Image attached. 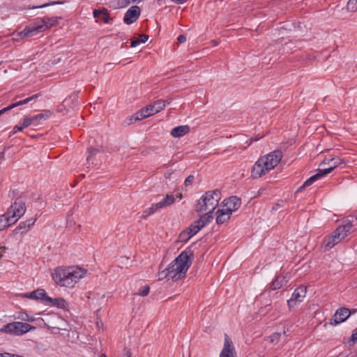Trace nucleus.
<instances>
[{
	"label": "nucleus",
	"mask_w": 357,
	"mask_h": 357,
	"mask_svg": "<svg viewBox=\"0 0 357 357\" xmlns=\"http://www.w3.org/2000/svg\"><path fill=\"white\" fill-rule=\"evenodd\" d=\"M144 112L141 110L137 112L133 116H130L128 119V122L127 123L128 125H130L134 122H136L137 121L142 120L146 117H148V114H144Z\"/></svg>",
	"instance_id": "obj_31"
},
{
	"label": "nucleus",
	"mask_w": 357,
	"mask_h": 357,
	"mask_svg": "<svg viewBox=\"0 0 357 357\" xmlns=\"http://www.w3.org/2000/svg\"><path fill=\"white\" fill-rule=\"evenodd\" d=\"M15 319H18L24 321H29L33 322L35 319L32 317H30L26 312H20L17 314V316H15Z\"/></svg>",
	"instance_id": "obj_36"
},
{
	"label": "nucleus",
	"mask_w": 357,
	"mask_h": 357,
	"mask_svg": "<svg viewBox=\"0 0 357 357\" xmlns=\"http://www.w3.org/2000/svg\"><path fill=\"white\" fill-rule=\"evenodd\" d=\"M235 350L232 344V342L229 337L225 335V342L223 349L220 353V357H235Z\"/></svg>",
	"instance_id": "obj_12"
},
{
	"label": "nucleus",
	"mask_w": 357,
	"mask_h": 357,
	"mask_svg": "<svg viewBox=\"0 0 357 357\" xmlns=\"http://www.w3.org/2000/svg\"><path fill=\"white\" fill-rule=\"evenodd\" d=\"M176 197H179L180 199H181L182 198V195L180 193Z\"/></svg>",
	"instance_id": "obj_60"
},
{
	"label": "nucleus",
	"mask_w": 357,
	"mask_h": 357,
	"mask_svg": "<svg viewBox=\"0 0 357 357\" xmlns=\"http://www.w3.org/2000/svg\"><path fill=\"white\" fill-rule=\"evenodd\" d=\"M174 202L175 198L172 195H167L162 201L158 202V204L160 205L159 206L162 208L173 204Z\"/></svg>",
	"instance_id": "obj_30"
},
{
	"label": "nucleus",
	"mask_w": 357,
	"mask_h": 357,
	"mask_svg": "<svg viewBox=\"0 0 357 357\" xmlns=\"http://www.w3.org/2000/svg\"><path fill=\"white\" fill-rule=\"evenodd\" d=\"M172 173H173V172H169V171L166 172H165V177L166 178H170V176H171V175L172 174Z\"/></svg>",
	"instance_id": "obj_55"
},
{
	"label": "nucleus",
	"mask_w": 357,
	"mask_h": 357,
	"mask_svg": "<svg viewBox=\"0 0 357 357\" xmlns=\"http://www.w3.org/2000/svg\"><path fill=\"white\" fill-rule=\"evenodd\" d=\"M190 130V128L188 125L179 126L172 130L171 135L174 137H181L188 134Z\"/></svg>",
	"instance_id": "obj_24"
},
{
	"label": "nucleus",
	"mask_w": 357,
	"mask_h": 357,
	"mask_svg": "<svg viewBox=\"0 0 357 357\" xmlns=\"http://www.w3.org/2000/svg\"><path fill=\"white\" fill-rule=\"evenodd\" d=\"M280 333H274L272 335L269 336L270 342L273 344H277L280 338Z\"/></svg>",
	"instance_id": "obj_42"
},
{
	"label": "nucleus",
	"mask_w": 357,
	"mask_h": 357,
	"mask_svg": "<svg viewBox=\"0 0 357 357\" xmlns=\"http://www.w3.org/2000/svg\"><path fill=\"white\" fill-rule=\"evenodd\" d=\"M225 205L227 206L226 209L229 210L232 213L233 211H236L241 206V200L236 196H232L229 198Z\"/></svg>",
	"instance_id": "obj_21"
},
{
	"label": "nucleus",
	"mask_w": 357,
	"mask_h": 357,
	"mask_svg": "<svg viewBox=\"0 0 357 357\" xmlns=\"http://www.w3.org/2000/svg\"><path fill=\"white\" fill-rule=\"evenodd\" d=\"M87 151H88L89 155L86 158V160H87L88 162H89V161L91 160V158L93 155H96L99 152V150L98 149H96V148L90 147V148L88 149Z\"/></svg>",
	"instance_id": "obj_40"
},
{
	"label": "nucleus",
	"mask_w": 357,
	"mask_h": 357,
	"mask_svg": "<svg viewBox=\"0 0 357 357\" xmlns=\"http://www.w3.org/2000/svg\"><path fill=\"white\" fill-rule=\"evenodd\" d=\"M23 129H24V128H22V126H15L13 128V131L12 134H15L17 132L22 131Z\"/></svg>",
	"instance_id": "obj_51"
},
{
	"label": "nucleus",
	"mask_w": 357,
	"mask_h": 357,
	"mask_svg": "<svg viewBox=\"0 0 357 357\" xmlns=\"http://www.w3.org/2000/svg\"><path fill=\"white\" fill-rule=\"evenodd\" d=\"M150 291V287L149 285L144 286L142 289H139V291L137 293V295L141 296H146L149 294Z\"/></svg>",
	"instance_id": "obj_41"
},
{
	"label": "nucleus",
	"mask_w": 357,
	"mask_h": 357,
	"mask_svg": "<svg viewBox=\"0 0 357 357\" xmlns=\"http://www.w3.org/2000/svg\"><path fill=\"white\" fill-rule=\"evenodd\" d=\"M4 151L0 152V159H3L4 158Z\"/></svg>",
	"instance_id": "obj_58"
},
{
	"label": "nucleus",
	"mask_w": 357,
	"mask_h": 357,
	"mask_svg": "<svg viewBox=\"0 0 357 357\" xmlns=\"http://www.w3.org/2000/svg\"><path fill=\"white\" fill-rule=\"evenodd\" d=\"M16 222L17 219L11 218L7 211L5 214L0 215V231L5 229Z\"/></svg>",
	"instance_id": "obj_18"
},
{
	"label": "nucleus",
	"mask_w": 357,
	"mask_h": 357,
	"mask_svg": "<svg viewBox=\"0 0 357 357\" xmlns=\"http://www.w3.org/2000/svg\"><path fill=\"white\" fill-rule=\"evenodd\" d=\"M282 158V152L280 150H275L271 152L265 156L261 157L265 165V169L269 172L273 169L280 162Z\"/></svg>",
	"instance_id": "obj_7"
},
{
	"label": "nucleus",
	"mask_w": 357,
	"mask_h": 357,
	"mask_svg": "<svg viewBox=\"0 0 357 357\" xmlns=\"http://www.w3.org/2000/svg\"><path fill=\"white\" fill-rule=\"evenodd\" d=\"M86 271L77 266H70L65 269H56L52 278L55 282L68 288L73 287L79 279L84 277Z\"/></svg>",
	"instance_id": "obj_2"
},
{
	"label": "nucleus",
	"mask_w": 357,
	"mask_h": 357,
	"mask_svg": "<svg viewBox=\"0 0 357 357\" xmlns=\"http://www.w3.org/2000/svg\"><path fill=\"white\" fill-rule=\"evenodd\" d=\"M186 40V36L185 35H179L177 38V41L180 43H184Z\"/></svg>",
	"instance_id": "obj_49"
},
{
	"label": "nucleus",
	"mask_w": 357,
	"mask_h": 357,
	"mask_svg": "<svg viewBox=\"0 0 357 357\" xmlns=\"http://www.w3.org/2000/svg\"><path fill=\"white\" fill-rule=\"evenodd\" d=\"M140 16V8L137 6L130 8L125 13L123 21L127 24H131L136 22Z\"/></svg>",
	"instance_id": "obj_11"
},
{
	"label": "nucleus",
	"mask_w": 357,
	"mask_h": 357,
	"mask_svg": "<svg viewBox=\"0 0 357 357\" xmlns=\"http://www.w3.org/2000/svg\"><path fill=\"white\" fill-rule=\"evenodd\" d=\"M3 357H24V356H21V355L4 352V353H3Z\"/></svg>",
	"instance_id": "obj_48"
},
{
	"label": "nucleus",
	"mask_w": 357,
	"mask_h": 357,
	"mask_svg": "<svg viewBox=\"0 0 357 357\" xmlns=\"http://www.w3.org/2000/svg\"><path fill=\"white\" fill-rule=\"evenodd\" d=\"M306 292V287L303 285L296 288L293 292L291 298L287 301L289 307H291L293 303L296 304V303L302 302L303 298L305 297Z\"/></svg>",
	"instance_id": "obj_10"
},
{
	"label": "nucleus",
	"mask_w": 357,
	"mask_h": 357,
	"mask_svg": "<svg viewBox=\"0 0 357 357\" xmlns=\"http://www.w3.org/2000/svg\"><path fill=\"white\" fill-rule=\"evenodd\" d=\"M220 191L218 190L206 192L197 201L195 206V211L197 213L206 211L213 212V211L218 205L219 200L220 199Z\"/></svg>",
	"instance_id": "obj_3"
},
{
	"label": "nucleus",
	"mask_w": 357,
	"mask_h": 357,
	"mask_svg": "<svg viewBox=\"0 0 357 357\" xmlns=\"http://www.w3.org/2000/svg\"><path fill=\"white\" fill-rule=\"evenodd\" d=\"M37 218H31L27 220L26 221L22 222L19 224V225L15 228L14 231L17 233L24 234L26 233L36 222Z\"/></svg>",
	"instance_id": "obj_17"
},
{
	"label": "nucleus",
	"mask_w": 357,
	"mask_h": 357,
	"mask_svg": "<svg viewBox=\"0 0 357 357\" xmlns=\"http://www.w3.org/2000/svg\"><path fill=\"white\" fill-rule=\"evenodd\" d=\"M347 9L350 12H355L357 10V0H349L347 5Z\"/></svg>",
	"instance_id": "obj_38"
},
{
	"label": "nucleus",
	"mask_w": 357,
	"mask_h": 357,
	"mask_svg": "<svg viewBox=\"0 0 357 357\" xmlns=\"http://www.w3.org/2000/svg\"><path fill=\"white\" fill-rule=\"evenodd\" d=\"M171 1L173 2L177 3H179V4H182V3H184L185 2H186L188 0H171Z\"/></svg>",
	"instance_id": "obj_54"
},
{
	"label": "nucleus",
	"mask_w": 357,
	"mask_h": 357,
	"mask_svg": "<svg viewBox=\"0 0 357 357\" xmlns=\"http://www.w3.org/2000/svg\"><path fill=\"white\" fill-rule=\"evenodd\" d=\"M11 109V107H10V105L6 107H4L3 109H1L0 110V116L3 114L6 111H8V110H10Z\"/></svg>",
	"instance_id": "obj_53"
},
{
	"label": "nucleus",
	"mask_w": 357,
	"mask_h": 357,
	"mask_svg": "<svg viewBox=\"0 0 357 357\" xmlns=\"http://www.w3.org/2000/svg\"><path fill=\"white\" fill-rule=\"evenodd\" d=\"M280 207H282L281 204H276L275 206H273L272 209L276 211V210H278Z\"/></svg>",
	"instance_id": "obj_56"
},
{
	"label": "nucleus",
	"mask_w": 357,
	"mask_h": 357,
	"mask_svg": "<svg viewBox=\"0 0 357 357\" xmlns=\"http://www.w3.org/2000/svg\"><path fill=\"white\" fill-rule=\"evenodd\" d=\"M202 227L199 224L197 223V221H194L188 228L185 229L186 231H188L189 235L192 237L197 233H198Z\"/></svg>",
	"instance_id": "obj_33"
},
{
	"label": "nucleus",
	"mask_w": 357,
	"mask_h": 357,
	"mask_svg": "<svg viewBox=\"0 0 357 357\" xmlns=\"http://www.w3.org/2000/svg\"><path fill=\"white\" fill-rule=\"evenodd\" d=\"M45 303L52 306H56L57 307L63 310L67 309L68 307V302L63 298H52L47 296Z\"/></svg>",
	"instance_id": "obj_15"
},
{
	"label": "nucleus",
	"mask_w": 357,
	"mask_h": 357,
	"mask_svg": "<svg viewBox=\"0 0 357 357\" xmlns=\"http://www.w3.org/2000/svg\"><path fill=\"white\" fill-rule=\"evenodd\" d=\"M328 171H321V169L318 170V172L315 174L314 175L310 177L308 179H307L302 186H301L298 190L297 192H300L302 189L311 185L314 182L319 179L320 178L325 176L327 175Z\"/></svg>",
	"instance_id": "obj_16"
},
{
	"label": "nucleus",
	"mask_w": 357,
	"mask_h": 357,
	"mask_svg": "<svg viewBox=\"0 0 357 357\" xmlns=\"http://www.w3.org/2000/svg\"><path fill=\"white\" fill-rule=\"evenodd\" d=\"M328 161V158H325L322 162L320 164V165H327V162Z\"/></svg>",
	"instance_id": "obj_57"
},
{
	"label": "nucleus",
	"mask_w": 357,
	"mask_h": 357,
	"mask_svg": "<svg viewBox=\"0 0 357 357\" xmlns=\"http://www.w3.org/2000/svg\"><path fill=\"white\" fill-rule=\"evenodd\" d=\"M39 96H40L39 93L34 94V95H33V96H30L29 98H25V99H24L22 100H20V101H18V102H17L15 103L10 105V107H11V109H13L14 107H16L17 106L26 104V103L29 102L31 100L37 98Z\"/></svg>",
	"instance_id": "obj_34"
},
{
	"label": "nucleus",
	"mask_w": 357,
	"mask_h": 357,
	"mask_svg": "<svg viewBox=\"0 0 357 357\" xmlns=\"http://www.w3.org/2000/svg\"><path fill=\"white\" fill-rule=\"evenodd\" d=\"M257 139H256V138H255V139H254V138H251V139H250V144L252 142H254V141H257Z\"/></svg>",
	"instance_id": "obj_59"
},
{
	"label": "nucleus",
	"mask_w": 357,
	"mask_h": 357,
	"mask_svg": "<svg viewBox=\"0 0 357 357\" xmlns=\"http://www.w3.org/2000/svg\"><path fill=\"white\" fill-rule=\"evenodd\" d=\"M213 219V212L208 211V212L204 215H202L199 220H196L197 223L199 224V225L203 228L206 226V225Z\"/></svg>",
	"instance_id": "obj_29"
},
{
	"label": "nucleus",
	"mask_w": 357,
	"mask_h": 357,
	"mask_svg": "<svg viewBox=\"0 0 357 357\" xmlns=\"http://www.w3.org/2000/svg\"><path fill=\"white\" fill-rule=\"evenodd\" d=\"M149 39V36L146 34H140L138 38L131 41V47H135L141 43H146Z\"/></svg>",
	"instance_id": "obj_35"
},
{
	"label": "nucleus",
	"mask_w": 357,
	"mask_h": 357,
	"mask_svg": "<svg viewBox=\"0 0 357 357\" xmlns=\"http://www.w3.org/2000/svg\"><path fill=\"white\" fill-rule=\"evenodd\" d=\"M268 170L265 169L264 162L263 160L260 158L255 163L252 169H251V176L254 178H257L261 177L262 175H264Z\"/></svg>",
	"instance_id": "obj_13"
},
{
	"label": "nucleus",
	"mask_w": 357,
	"mask_h": 357,
	"mask_svg": "<svg viewBox=\"0 0 357 357\" xmlns=\"http://www.w3.org/2000/svg\"><path fill=\"white\" fill-rule=\"evenodd\" d=\"M101 357H107V356L105 354H102Z\"/></svg>",
	"instance_id": "obj_61"
},
{
	"label": "nucleus",
	"mask_w": 357,
	"mask_h": 357,
	"mask_svg": "<svg viewBox=\"0 0 357 357\" xmlns=\"http://www.w3.org/2000/svg\"><path fill=\"white\" fill-rule=\"evenodd\" d=\"M51 114V112L47 110L45 113H40L36 116H31V126H37L42 121L45 120Z\"/></svg>",
	"instance_id": "obj_27"
},
{
	"label": "nucleus",
	"mask_w": 357,
	"mask_h": 357,
	"mask_svg": "<svg viewBox=\"0 0 357 357\" xmlns=\"http://www.w3.org/2000/svg\"><path fill=\"white\" fill-rule=\"evenodd\" d=\"M354 219V218L351 217V219L344 220L343 224L337 227L342 233H345L346 237L351 232V229L353 227Z\"/></svg>",
	"instance_id": "obj_28"
},
{
	"label": "nucleus",
	"mask_w": 357,
	"mask_h": 357,
	"mask_svg": "<svg viewBox=\"0 0 357 357\" xmlns=\"http://www.w3.org/2000/svg\"><path fill=\"white\" fill-rule=\"evenodd\" d=\"M0 357H3V353H0Z\"/></svg>",
	"instance_id": "obj_63"
},
{
	"label": "nucleus",
	"mask_w": 357,
	"mask_h": 357,
	"mask_svg": "<svg viewBox=\"0 0 357 357\" xmlns=\"http://www.w3.org/2000/svg\"><path fill=\"white\" fill-rule=\"evenodd\" d=\"M194 178H194V176H193V175H190V176H188L185 178V181H184V184H185L186 186H188V185H191V184L192 183L193 181H194Z\"/></svg>",
	"instance_id": "obj_46"
},
{
	"label": "nucleus",
	"mask_w": 357,
	"mask_h": 357,
	"mask_svg": "<svg viewBox=\"0 0 357 357\" xmlns=\"http://www.w3.org/2000/svg\"><path fill=\"white\" fill-rule=\"evenodd\" d=\"M159 206L160 205L158 202L156 204H153L149 208L144 211L142 218L146 219L148 216L153 214L158 209L161 208Z\"/></svg>",
	"instance_id": "obj_32"
},
{
	"label": "nucleus",
	"mask_w": 357,
	"mask_h": 357,
	"mask_svg": "<svg viewBox=\"0 0 357 357\" xmlns=\"http://www.w3.org/2000/svg\"><path fill=\"white\" fill-rule=\"evenodd\" d=\"M351 313L352 312L348 308L344 307H340L336 310L333 317L330 319V324L335 326L342 323L349 318Z\"/></svg>",
	"instance_id": "obj_9"
},
{
	"label": "nucleus",
	"mask_w": 357,
	"mask_h": 357,
	"mask_svg": "<svg viewBox=\"0 0 357 357\" xmlns=\"http://www.w3.org/2000/svg\"><path fill=\"white\" fill-rule=\"evenodd\" d=\"M269 307L270 305H266L264 307H261L259 309V313L261 314H265L266 313V311H265L266 309L268 310H269Z\"/></svg>",
	"instance_id": "obj_52"
},
{
	"label": "nucleus",
	"mask_w": 357,
	"mask_h": 357,
	"mask_svg": "<svg viewBox=\"0 0 357 357\" xmlns=\"http://www.w3.org/2000/svg\"><path fill=\"white\" fill-rule=\"evenodd\" d=\"M165 278L168 280L171 278L167 268L158 273V280H162Z\"/></svg>",
	"instance_id": "obj_39"
},
{
	"label": "nucleus",
	"mask_w": 357,
	"mask_h": 357,
	"mask_svg": "<svg viewBox=\"0 0 357 357\" xmlns=\"http://www.w3.org/2000/svg\"><path fill=\"white\" fill-rule=\"evenodd\" d=\"M287 282L288 280L286 279V277L283 275H277L270 284V289L272 290L280 289L283 285L287 284Z\"/></svg>",
	"instance_id": "obj_25"
},
{
	"label": "nucleus",
	"mask_w": 357,
	"mask_h": 357,
	"mask_svg": "<svg viewBox=\"0 0 357 357\" xmlns=\"http://www.w3.org/2000/svg\"><path fill=\"white\" fill-rule=\"evenodd\" d=\"M25 211V202L22 197H19L16 198L14 203L8 208V214L10 215L11 218L17 219V221L18 219L24 214Z\"/></svg>",
	"instance_id": "obj_6"
},
{
	"label": "nucleus",
	"mask_w": 357,
	"mask_h": 357,
	"mask_svg": "<svg viewBox=\"0 0 357 357\" xmlns=\"http://www.w3.org/2000/svg\"><path fill=\"white\" fill-rule=\"evenodd\" d=\"M95 18H100L103 23H108L111 20L109 13L107 8H102L100 10H94L93 12Z\"/></svg>",
	"instance_id": "obj_20"
},
{
	"label": "nucleus",
	"mask_w": 357,
	"mask_h": 357,
	"mask_svg": "<svg viewBox=\"0 0 357 357\" xmlns=\"http://www.w3.org/2000/svg\"><path fill=\"white\" fill-rule=\"evenodd\" d=\"M193 259V251L190 247H188L167 267L171 279L173 281H177L183 278Z\"/></svg>",
	"instance_id": "obj_1"
},
{
	"label": "nucleus",
	"mask_w": 357,
	"mask_h": 357,
	"mask_svg": "<svg viewBox=\"0 0 357 357\" xmlns=\"http://www.w3.org/2000/svg\"><path fill=\"white\" fill-rule=\"evenodd\" d=\"M142 111L144 112V114H148V117L153 115L152 112L148 109V105L146 107L142 109Z\"/></svg>",
	"instance_id": "obj_50"
},
{
	"label": "nucleus",
	"mask_w": 357,
	"mask_h": 357,
	"mask_svg": "<svg viewBox=\"0 0 357 357\" xmlns=\"http://www.w3.org/2000/svg\"><path fill=\"white\" fill-rule=\"evenodd\" d=\"M22 128H25L31 126V116H26L23 119L22 123Z\"/></svg>",
	"instance_id": "obj_43"
},
{
	"label": "nucleus",
	"mask_w": 357,
	"mask_h": 357,
	"mask_svg": "<svg viewBox=\"0 0 357 357\" xmlns=\"http://www.w3.org/2000/svg\"><path fill=\"white\" fill-rule=\"evenodd\" d=\"M345 233H342L338 228H337L333 233L326 239L323 245L325 250H329L339 243L342 240L345 238Z\"/></svg>",
	"instance_id": "obj_8"
},
{
	"label": "nucleus",
	"mask_w": 357,
	"mask_h": 357,
	"mask_svg": "<svg viewBox=\"0 0 357 357\" xmlns=\"http://www.w3.org/2000/svg\"><path fill=\"white\" fill-rule=\"evenodd\" d=\"M62 2L61 1H52L51 3H45V4H43L41 6H36V7H33V8H45V7H47V6H52V5H55V4H61Z\"/></svg>",
	"instance_id": "obj_45"
},
{
	"label": "nucleus",
	"mask_w": 357,
	"mask_h": 357,
	"mask_svg": "<svg viewBox=\"0 0 357 357\" xmlns=\"http://www.w3.org/2000/svg\"><path fill=\"white\" fill-rule=\"evenodd\" d=\"M166 106L165 101L162 100H158L155 101L153 104H150L148 105V109H149L153 114L160 112Z\"/></svg>",
	"instance_id": "obj_26"
},
{
	"label": "nucleus",
	"mask_w": 357,
	"mask_h": 357,
	"mask_svg": "<svg viewBox=\"0 0 357 357\" xmlns=\"http://www.w3.org/2000/svg\"><path fill=\"white\" fill-rule=\"evenodd\" d=\"M25 298H31L36 301H41L44 303H45L46 298L47 295L46 294L45 291L43 289H38L35 291H33L30 293H26L24 294L23 296Z\"/></svg>",
	"instance_id": "obj_14"
},
{
	"label": "nucleus",
	"mask_w": 357,
	"mask_h": 357,
	"mask_svg": "<svg viewBox=\"0 0 357 357\" xmlns=\"http://www.w3.org/2000/svg\"><path fill=\"white\" fill-rule=\"evenodd\" d=\"M78 98V92L73 93L68 98L63 101V106L69 107L72 109L77 107L79 105Z\"/></svg>",
	"instance_id": "obj_19"
},
{
	"label": "nucleus",
	"mask_w": 357,
	"mask_h": 357,
	"mask_svg": "<svg viewBox=\"0 0 357 357\" xmlns=\"http://www.w3.org/2000/svg\"><path fill=\"white\" fill-rule=\"evenodd\" d=\"M214 43V45H218V43H216L215 41H213Z\"/></svg>",
	"instance_id": "obj_62"
},
{
	"label": "nucleus",
	"mask_w": 357,
	"mask_h": 357,
	"mask_svg": "<svg viewBox=\"0 0 357 357\" xmlns=\"http://www.w3.org/2000/svg\"><path fill=\"white\" fill-rule=\"evenodd\" d=\"M36 326L21 321H13L4 325L0 328V332L16 336L22 335L29 331H34Z\"/></svg>",
	"instance_id": "obj_5"
},
{
	"label": "nucleus",
	"mask_w": 357,
	"mask_h": 357,
	"mask_svg": "<svg viewBox=\"0 0 357 357\" xmlns=\"http://www.w3.org/2000/svg\"><path fill=\"white\" fill-rule=\"evenodd\" d=\"M191 235H189L188 231H186L185 229L180 233L178 237V241L180 242L186 243L190 238Z\"/></svg>",
	"instance_id": "obj_37"
},
{
	"label": "nucleus",
	"mask_w": 357,
	"mask_h": 357,
	"mask_svg": "<svg viewBox=\"0 0 357 357\" xmlns=\"http://www.w3.org/2000/svg\"><path fill=\"white\" fill-rule=\"evenodd\" d=\"M61 19V17H59ZM38 22L36 26H27L19 33L22 38L31 37L36 34L45 31L46 29L58 24L59 18L56 17H45L38 19Z\"/></svg>",
	"instance_id": "obj_4"
},
{
	"label": "nucleus",
	"mask_w": 357,
	"mask_h": 357,
	"mask_svg": "<svg viewBox=\"0 0 357 357\" xmlns=\"http://www.w3.org/2000/svg\"><path fill=\"white\" fill-rule=\"evenodd\" d=\"M131 351L130 349L125 347L123 350V354L121 357H131Z\"/></svg>",
	"instance_id": "obj_47"
},
{
	"label": "nucleus",
	"mask_w": 357,
	"mask_h": 357,
	"mask_svg": "<svg viewBox=\"0 0 357 357\" xmlns=\"http://www.w3.org/2000/svg\"><path fill=\"white\" fill-rule=\"evenodd\" d=\"M357 341V328L353 331V333L351 336V339L349 340V342H352L350 345H354L355 342Z\"/></svg>",
	"instance_id": "obj_44"
},
{
	"label": "nucleus",
	"mask_w": 357,
	"mask_h": 357,
	"mask_svg": "<svg viewBox=\"0 0 357 357\" xmlns=\"http://www.w3.org/2000/svg\"><path fill=\"white\" fill-rule=\"evenodd\" d=\"M356 285H357V280L356 281Z\"/></svg>",
	"instance_id": "obj_64"
},
{
	"label": "nucleus",
	"mask_w": 357,
	"mask_h": 357,
	"mask_svg": "<svg viewBox=\"0 0 357 357\" xmlns=\"http://www.w3.org/2000/svg\"><path fill=\"white\" fill-rule=\"evenodd\" d=\"M216 223L218 225H221L229 219L231 213L229 210L218 209L216 212Z\"/></svg>",
	"instance_id": "obj_23"
},
{
	"label": "nucleus",
	"mask_w": 357,
	"mask_h": 357,
	"mask_svg": "<svg viewBox=\"0 0 357 357\" xmlns=\"http://www.w3.org/2000/svg\"><path fill=\"white\" fill-rule=\"evenodd\" d=\"M344 161L339 157H334L331 158H328V161L327 162V165H329L328 168L322 169L321 171H328L327 174L331 173L333 169L343 163Z\"/></svg>",
	"instance_id": "obj_22"
}]
</instances>
